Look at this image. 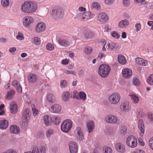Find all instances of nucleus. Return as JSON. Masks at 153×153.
<instances>
[{
    "label": "nucleus",
    "instance_id": "nucleus-48",
    "mask_svg": "<svg viewBox=\"0 0 153 153\" xmlns=\"http://www.w3.org/2000/svg\"><path fill=\"white\" fill-rule=\"evenodd\" d=\"M16 38L18 39L22 40L24 39V37L23 36V34L22 33L19 32L18 35L16 36Z\"/></svg>",
    "mask_w": 153,
    "mask_h": 153
},
{
    "label": "nucleus",
    "instance_id": "nucleus-49",
    "mask_svg": "<svg viewBox=\"0 0 153 153\" xmlns=\"http://www.w3.org/2000/svg\"><path fill=\"white\" fill-rule=\"evenodd\" d=\"M85 71V69L84 68L80 69L78 71V75L79 76L82 77L84 75Z\"/></svg>",
    "mask_w": 153,
    "mask_h": 153
},
{
    "label": "nucleus",
    "instance_id": "nucleus-31",
    "mask_svg": "<svg viewBox=\"0 0 153 153\" xmlns=\"http://www.w3.org/2000/svg\"><path fill=\"white\" fill-rule=\"evenodd\" d=\"M70 97L69 93L68 91H65L62 94V99L63 101H68Z\"/></svg>",
    "mask_w": 153,
    "mask_h": 153
},
{
    "label": "nucleus",
    "instance_id": "nucleus-52",
    "mask_svg": "<svg viewBox=\"0 0 153 153\" xmlns=\"http://www.w3.org/2000/svg\"><path fill=\"white\" fill-rule=\"evenodd\" d=\"M123 4L124 7L128 6L130 4L129 0H123Z\"/></svg>",
    "mask_w": 153,
    "mask_h": 153
},
{
    "label": "nucleus",
    "instance_id": "nucleus-4",
    "mask_svg": "<svg viewBox=\"0 0 153 153\" xmlns=\"http://www.w3.org/2000/svg\"><path fill=\"white\" fill-rule=\"evenodd\" d=\"M72 125V122L71 120H65L61 124V129L64 132L67 133L71 129Z\"/></svg>",
    "mask_w": 153,
    "mask_h": 153
},
{
    "label": "nucleus",
    "instance_id": "nucleus-16",
    "mask_svg": "<svg viewBox=\"0 0 153 153\" xmlns=\"http://www.w3.org/2000/svg\"><path fill=\"white\" fill-rule=\"evenodd\" d=\"M115 148L116 150L118 152L124 153L126 151L125 146L121 143H117L115 145Z\"/></svg>",
    "mask_w": 153,
    "mask_h": 153
},
{
    "label": "nucleus",
    "instance_id": "nucleus-3",
    "mask_svg": "<svg viewBox=\"0 0 153 153\" xmlns=\"http://www.w3.org/2000/svg\"><path fill=\"white\" fill-rule=\"evenodd\" d=\"M126 143L129 147L134 148H135L137 145V140L134 136L130 135L127 138Z\"/></svg>",
    "mask_w": 153,
    "mask_h": 153
},
{
    "label": "nucleus",
    "instance_id": "nucleus-18",
    "mask_svg": "<svg viewBox=\"0 0 153 153\" xmlns=\"http://www.w3.org/2000/svg\"><path fill=\"white\" fill-rule=\"evenodd\" d=\"M28 81L30 83H34L36 82L38 79L37 76L34 74H31L27 76Z\"/></svg>",
    "mask_w": 153,
    "mask_h": 153
},
{
    "label": "nucleus",
    "instance_id": "nucleus-41",
    "mask_svg": "<svg viewBox=\"0 0 153 153\" xmlns=\"http://www.w3.org/2000/svg\"><path fill=\"white\" fill-rule=\"evenodd\" d=\"M92 5L93 8H95L98 10H100V5L98 2H93Z\"/></svg>",
    "mask_w": 153,
    "mask_h": 153
},
{
    "label": "nucleus",
    "instance_id": "nucleus-56",
    "mask_svg": "<svg viewBox=\"0 0 153 153\" xmlns=\"http://www.w3.org/2000/svg\"><path fill=\"white\" fill-rule=\"evenodd\" d=\"M105 55L104 53H103L101 52L99 53L97 59L100 60L102 57H105Z\"/></svg>",
    "mask_w": 153,
    "mask_h": 153
},
{
    "label": "nucleus",
    "instance_id": "nucleus-58",
    "mask_svg": "<svg viewBox=\"0 0 153 153\" xmlns=\"http://www.w3.org/2000/svg\"><path fill=\"white\" fill-rule=\"evenodd\" d=\"M114 0H105V3L107 5L112 4L114 2Z\"/></svg>",
    "mask_w": 153,
    "mask_h": 153
},
{
    "label": "nucleus",
    "instance_id": "nucleus-7",
    "mask_svg": "<svg viewBox=\"0 0 153 153\" xmlns=\"http://www.w3.org/2000/svg\"><path fill=\"white\" fill-rule=\"evenodd\" d=\"M46 28L45 24L41 22L37 24L35 27V31L38 33H41L43 32Z\"/></svg>",
    "mask_w": 153,
    "mask_h": 153
},
{
    "label": "nucleus",
    "instance_id": "nucleus-54",
    "mask_svg": "<svg viewBox=\"0 0 153 153\" xmlns=\"http://www.w3.org/2000/svg\"><path fill=\"white\" fill-rule=\"evenodd\" d=\"M67 84V82L66 80H62L60 82V85L61 87L64 88L66 86Z\"/></svg>",
    "mask_w": 153,
    "mask_h": 153
},
{
    "label": "nucleus",
    "instance_id": "nucleus-8",
    "mask_svg": "<svg viewBox=\"0 0 153 153\" xmlns=\"http://www.w3.org/2000/svg\"><path fill=\"white\" fill-rule=\"evenodd\" d=\"M33 22V18L29 16L25 17L23 19V23L24 25L26 27H29L30 25Z\"/></svg>",
    "mask_w": 153,
    "mask_h": 153
},
{
    "label": "nucleus",
    "instance_id": "nucleus-21",
    "mask_svg": "<svg viewBox=\"0 0 153 153\" xmlns=\"http://www.w3.org/2000/svg\"><path fill=\"white\" fill-rule=\"evenodd\" d=\"M87 127L88 131L89 133L91 132L94 130V123L92 120H89L87 123Z\"/></svg>",
    "mask_w": 153,
    "mask_h": 153
},
{
    "label": "nucleus",
    "instance_id": "nucleus-53",
    "mask_svg": "<svg viewBox=\"0 0 153 153\" xmlns=\"http://www.w3.org/2000/svg\"><path fill=\"white\" fill-rule=\"evenodd\" d=\"M53 134V130L51 129H50L48 130L46 132V135L48 137L50 136L51 135Z\"/></svg>",
    "mask_w": 153,
    "mask_h": 153
},
{
    "label": "nucleus",
    "instance_id": "nucleus-64",
    "mask_svg": "<svg viewBox=\"0 0 153 153\" xmlns=\"http://www.w3.org/2000/svg\"><path fill=\"white\" fill-rule=\"evenodd\" d=\"M132 153H145V152L143 150L141 149H137L135 151L133 152Z\"/></svg>",
    "mask_w": 153,
    "mask_h": 153
},
{
    "label": "nucleus",
    "instance_id": "nucleus-47",
    "mask_svg": "<svg viewBox=\"0 0 153 153\" xmlns=\"http://www.w3.org/2000/svg\"><path fill=\"white\" fill-rule=\"evenodd\" d=\"M111 35L113 37L116 39H118L120 38V35L117 32L113 31L111 33Z\"/></svg>",
    "mask_w": 153,
    "mask_h": 153
},
{
    "label": "nucleus",
    "instance_id": "nucleus-25",
    "mask_svg": "<svg viewBox=\"0 0 153 153\" xmlns=\"http://www.w3.org/2000/svg\"><path fill=\"white\" fill-rule=\"evenodd\" d=\"M117 60L122 65H124L126 63V59L122 55L120 54L118 55Z\"/></svg>",
    "mask_w": 153,
    "mask_h": 153
},
{
    "label": "nucleus",
    "instance_id": "nucleus-35",
    "mask_svg": "<svg viewBox=\"0 0 153 153\" xmlns=\"http://www.w3.org/2000/svg\"><path fill=\"white\" fill-rule=\"evenodd\" d=\"M82 14L83 12H77L76 15L74 18L76 20H80L82 21Z\"/></svg>",
    "mask_w": 153,
    "mask_h": 153
},
{
    "label": "nucleus",
    "instance_id": "nucleus-63",
    "mask_svg": "<svg viewBox=\"0 0 153 153\" xmlns=\"http://www.w3.org/2000/svg\"><path fill=\"white\" fill-rule=\"evenodd\" d=\"M142 58H137L135 59V62L137 64L140 65V63L142 60Z\"/></svg>",
    "mask_w": 153,
    "mask_h": 153
},
{
    "label": "nucleus",
    "instance_id": "nucleus-33",
    "mask_svg": "<svg viewBox=\"0 0 153 153\" xmlns=\"http://www.w3.org/2000/svg\"><path fill=\"white\" fill-rule=\"evenodd\" d=\"M15 94V91L13 89H11L7 92V94L6 97L7 99H9L12 97Z\"/></svg>",
    "mask_w": 153,
    "mask_h": 153
},
{
    "label": "nucleus",
    "instance_id": "nucleus-32",
    "mask_svg": "<svg viewBox=\"0 0 153 153\" xmlns=\"http://www.w3.org/2000/svg\"><path fill=\"white\" fill-rule=\"evenodd\" d=\"M1 4L3 8L8 7L10 4L9 0H1Z\"/></svg>",
    "mask_w": 153,
    "mask_h": 153
},
{
    "label": "nucleus",
    "instance_id": "nucleus-11",
    "mask_svg": "<svg viewBox=\"0 0 153 153\" xmlns=\"http://www.w3.org/2000/svg\"><path fill=\"white\" fill-rule=\"evenodd\" d=\"M122 74L123 76L125 79H128L132 75V71L127 68H125L123 69Z\"/></svg>",
    "mask_w": 153,
    "mask_h": 153
},
{
    "label": "nucleus",
    "instance_id": "nucleus-27",
    "mask_svg": "<svg viewBox=\"0 0 153 153\" xmlns=\"http://www.w3.org/2000/svg\"><path fill=\"white\" fill-rule=\"evenodd\" d=\"M47 99L50 103H53L55 101V97L51 93H49L47 95Z\"/></svg>",
    "mask_w": 153,
    "mask_h": 153
},
{
    "label": "nucleus",
    "instance_id": "nucleus-29",
    "mask_svg": "<svg viewBox=\"0 0 153 153\" xmlns=\"http://www.w3.org/2000/svg\"><path fill=\"white\" fill-rule=\"evenodd\" d=\"M58 41L59 43L61 45L67 47L69 45V43L66 40L61 39H59Z\"/></svg>",
    "mask_w": 153,
    "mask_h": 153
},
{
    "label": "nucleus",
    "instance_id": "nucleus-9",
    "mask_svg": "<svg viewBox=\"0 0 153 153\" xmlns=\"http://www.w3.org/2000/svg\"><path fill=\"white\" fill-rule=\"evenodd\" d=\"M31 115V113L30 109L27 108L25 109L23 111L22 118L24 120L26 121H27L29 119Z\"/></svg>",
    "mask_w": 153,
    "mask_h": 153
},
{
    "label": "nucleus",
    "instance_id": "nucleus-55",
    "mask_svg": "<svg viewBox=\"0 0 153 153\" xmlns=\"http://www.w3.org/2000/svg\"><path fill=\"white\" fill-rule=\"evenodd\" d=\"M135 27L136 29V31L138 32L141 28V25L140 23H137L135 25Z\"/></svg>",
    "mask_w": 153,
    "mask_h": 153
},
{
    "label": "nucleus",
    "instance_id": "nucleus-2",
    "mask_svg": "<svg viewBox=\"0 0 153 153\" xmlns=\"http://www.w3.org/2000/svg\"><path fill=\"white\" fill-rule=\"evenodd\" d=\"M111 69V67L109 65L102 64L98 68V73L102 77H105L108 76Z\"/></svg>",
    "mask_w": 153,
    "mask_h": 153
},
{
    "label": "nucleus",
    "instance_id": "nucleus-44",
    "mask_svg": "<svg viewBox=\"0 0 153 153\" xmlns=\"http://www.w3.org/2000/svg\"><path fill=\"white\" fill-rule=\"evenodd\" d=\"M47 49L49 51H52L54 48V46L51 43H48L46 45Z\"/></svg>",
    "mask_w": 153,
    "mask_h": 153
},
{
    "label": "nucleus",
    "instance_id": "nucleus-14",
    "mask_svg": "<svg viewBox=\"0 0 153 153\" xmlns=\"http://www.w3.org/2000/svg\"><path fill=\"white\" fill-rule=\"evenodd\" d=\"M69 149L71 153H76L77 151V144L75 142H71L69 144Z\"/></svg>",
    "mask_w": 153,
    "mask_h": 153
},
{
    "label": "nucleus",
    "instance_id": "nucleus-30",
    "mask_svg": "<svg viewBox=\"0 0 153 153\" xmlns=\"http://www.w3.org/2000/svg\"><path fill=\"white\" fill-rule=\"evenodd\" d=\"M91 15V13L89 11H87L82 14V21H85L89 19Z\"/></svg>",
    "mask_w": 153,
    "mask_h": 153
},
{
    "label": "nucleus",
    "instance_id": "nucleus-17",
    "mask_svg": "<svg viewBox=\"0 0 153 153\" xmlns=\"http://www.w3.org/2000/svg\"><path fill=\"white\" fill-rule=\"evenodd\" d=\"M120 108L123 111L128 112L131 109V106L128 102H125L122 103Z\"/></svg>",
    "mask_w": 153,
    "mask_h": 153
},
{
    "label": "nucleus",
    "instance_id": "nucleus-13",
    "mask_svg": "<svg viewBox=\"0 0 153 153\" xmlns=\"http://www.w3.org/2000/svg\"><path fill=\"white\" fill-rule=\"evenodd\" d=\"M108 19V16L105 13H102L98 15V19L101 23H104L107 21Z\"/></svg>",
    "mask_w": 153,
    "mask_h": 153
},
{
    "label": "nucleus",
    "instance_id": "nucleus-6",
    "mask_svg": "<svg viewBox=\"0 0 153 153\" xmlns=\"http://www.w3.org/2000/svg\"><path fill=\"white\" fill-rule=\"evenodd\" d=\"M120 100V94L117 93L111 94L109 97V101L111 104H117L119 102Z\"/></svg>",
    "mask_w": 153,
    "mask_h": 153
},
{
    "label": "nucleus",
    "instance_id": "nucleus-39",
    "mask_svg": "<svg viewBox=\"0 0 153 153\" xmlns=\"http://www.w3.org/2000/svg\"><path fill=\"white\" fill-rule=\"evenodd\" d=\"M147 82L150 85H153V74H151L150 76L148 77Z\"/></svg>",
    "mask_w": 153,
    "mask_h": 153
},
{
    "label": "nucleus",
    "instance_id": "nucleus-61",
    "mask_svg": "<svg viewBox=\"0 0 153 153\" xmlns=\"http://www.w3.org/2000/svg\"><path fill=\"white\" fill-rule=\"evenodd\" d=\"M86 8L82 7H79L78 10H77V12H82L85 11Z\"/></svg>",
    "mask_w": 153,
    "mask_h": 153
},
{
    "label": "nucleus",
    "instance_id": "nucleus-22",
    "mask_svg": "<svg viewBox=\"0 0 153 153\" xmlns=\"http://www.w3.org/2000/svg\"><path fill=\"white\" fill-rule=\"evenodd\" d=\"M12 84L15 88L18 93H21L22 92V88L19 83L16 80H14L12 82Z\"/></svg>",
    "mask_w": 153,
    "mask_h": 153
},
{
    "label": "nucleus",
    "instance_id": "nucleus-59",
    "mask_svg": "<svg viewBox=\"0 0 153 153\" xmlns=\"http://www.w3.org/2000/svg\"><path fill=\"white\" fill-rule=\"evenodd\" d=\"M141 60L142 61L140 65L144 66H146L147 65L148 63V62L146 60H144L143 59Z\"/></svg>",
    "mask_w": 153,
    "mask_h": 153
},
{
    "label": "nucleus",
    "instance_id": "nucleus-37",
    "mask_svg": "<svg viewBox=\"0 0 153 153\" xmlns=\"http://www.w3.org/2000/svg\"><path fill=\"white\" fill-rule=\"evenodd\" d=\"M86 95L85 93L82 91L80 92L79 93V99L82 100L84 101L86 100Z\"/></svg>",
    "mask_w": 153,
    "mask_h": 153
},
{
    "label": "nucleus",
    "instance_id": "nucleus-10",
    "mask_svg": "<svg viewBox=\"0 0 153 153\" xmlns=\"http://www.w3.org/2000/svg\"><path fill=\"white\" fill-rule=\"evenodd\" d=\"M75 132L76 134L77 139L80 140H82L84 139V136L82 133V131L80 127H77L75 130Z\"/></svg>",
    "mask_w": 153,
    "mask_h": 153
},
{
    "label": "nucleus",
    "instance_id": "nucleus-62",
    "mask_svg": "<svg viewBox=\"0 0 153 153\" xmlns=\"http://www.w3.org/2000/svg\"><path fill=\"white\" fill-rule=\"evenodd\" d=\"M137 113L140 116L142 117L144 115V113L142 112V111L141 109H139L137 111Z\"/></svg>",
    "mask_w": 153,
    "mask_h": 153
},
{
    "label": "nucleus",
    "instance_id": "nucleus-34",
    "mask_svg": "<svg viewBox=\"0 0 153 153\" xmlns=\"http://www.w3.org/2000/svg\"><path fill=\"white\" fill-rule=\"evenodd\" d=\"M130 96L131 97V99L133 103L136 104L138 102L139 98L137 96L134 94H131Z\"/></svg>",
    "mask_w": 153,
    "mask_h": 153
},
{
    "label": "nucleus",
    "instance_id": "nucleus-5",
    "mask_svg": "<svg viewBox=\"0 0 153 153\" xmlns=\"http://www.w3.org/2000/svg\"><path fill=\"white\" fill-rule=\"evenodd\" d=\"M64 14L63 9L60 8H57L52 10L51 15L54 19H57L62 18Z\"/></svg>",
    "mask_w": 153,
    "mask_h": 153
},
{
    "label": "nucleus",
    "instance_id": "nucleus-60",
    "mask_svg": "<svg viewBox=\"0 0 153 153\" xmlns=\"http://www.w3.org/2000/svg\"><path fill=\"white\" fill-rule=\"evenodd\" d=\"M149 121L151 123H153V114H149L148 115Z\"/></svg>",
    "mask_w": 153,
    "mask_h": 153
},
{
    "label": "nucleus",
    "instance_id": "nucleus-38",
    "mask_svg": "<svg viewBox=\"0 0 153 153\" xmlns=\"http://www.w3.org/2000/svg\"><path fill=\"white\" fill-rule=\"evenodd\" d=\"M33 42L36 45H39L40 44L41 40L40 38L38 37H35L32 39Z\"/></svg>",
    "mask_w": 153,
    "mask_h": 153
},
{
    "label": "nucleus",
    "instance_id": "nucleus-42",
    "mask_svg": "<svg viewBox=\"0 0 153 153\" xmlns=\"http://www.w3.org/2000/svg\"><path fill=\"white\" fill-rule=\"evenodd\" d=\"M120 133L122 135H124L126 132L127 128L124 125L122 126L120 128Z\"/></svg>",
    "mask_w": 153,
    "mask_h": 153
},
{
    "label": "nucleus",
    "instance_id": "nucleus-19",
    "mask_svg": "<svg viewBox=\"0 0 153 153\" xmlns=\"http://www.w3.org/2000/svg\"><path fill=\"white\" fill-rule=\"evenodd\" d=\"M43 120L46 126H50L53 123L52 118L48 115H45L44 116Z\"/></svg>",
    "mask_w": 153,
    "mask_h": 153
},
{
    "label": "nucleus",
    "instance_id": "nucleus-1",
    "mask_svg": "<svg viewBox=\"0 0 153 153\" xmlns=\"http://www.w3.org/2000/svg\"><path fill=\"white\" fill-rule=\"evenodd\" d=\"M37 9V4L31 1H25L22 5L21 10L23 12L31 13L35 12Z\"/></svg>",
    "mask_w": 153,
    "mask_h": 153
},
{
    "label": "nucleus",
    "instance_id": "nucleus-20",
    "mask_svg": "<svg viewBox=\"0 0 153 153\" xmlns=\"http://www.w3.org/2000/svg\"><path fill=\"white\" fill-rule=\"evenodd\" d=\"M10 112L13 114L16 113L17 111V105L16 102H12L10 105Z\"/></svg>",
    "mask_w": 153,
    "mask_h": 153
},
{
    "label": "nucleus",
    "instance_id": "nucleus-57",
    "mask_svg": "<svg viewBox=\"0 0 153 153\" xmlns=\"http://www.w3.org/2000/svg\"><path fill=\"white\" fill-rule=\"evenodd\" d=\"M32 111L33 112V114L34 116H36L38 113V111L35 108H32Z\"/></svg>",
    "mask_w": 153,
    "mask_h": 153
},
{
    "label": "nucleus",
    "instance_id": "nucleus-45",
    "mask_svg": "<svg viewBox=\"0 0 153 153\" xmlns=\"http://www.w3.org/2000/svg\"><path fill=\"white\" fill-rule=\"evenodd\" d=\"M54 122L56 125H59L60 122V117L57 116H55L54 117Z\"/></svg>",
    "mask_w": 153,
    "mask_h": 153
},
{
    "label": "nucleus",
    "instance_id": "nucleus-40",
    "mask_svg": "<svg viewBox=\"0 0 153 153\" xmlns=\"http://www.w3.org/2000/svg\"><path fill=\"white\" fill-rule=\"evenodd\" d=\"M94 36V34L91 31H88L85 33V37L87 38H91Z\"/></svg>",
    "mask_w": 153,
    "mask_h": 153
},
{
    "label": "nucleus",
    "instance_id": "nucleus-23",
    "mask_svg": "<svg viewBox=\"0 0 153 153\" xmlns=\"http://www.w3.org/2000/svg\"><path fill=\"white\" fill-rule=\"evenodd\" d=\"M129 25V22L126 19L122 20L118 23L119 27L120 28H125Z\"/></svg>",
    "mask_w": 153,
    "mask_h": 153
},
{
    "label": "nucleus",
    "instance_id": "nucleus-24",
    "mask_svg": "<svg viewBox=\"0 0 153 153\" xmlns=\"http://www.w3.org/2000/svg\"><path fill=\"white\" fill-rule=\"evenodd\" d=\"M10 131L12 133L17 134L19 132L20 129L19 127L13 125L10 127Z\"/></svg>",
    "mask_w": 153,
    "mask_h": 153
},
{
    "label": "nucleus",
    "instance_id": "nucleus-26",
    "mask_svg": "<svg viewBox=\"0 0 153 153\" xmlns=\"http://www.w3.org/2000/svg\"><path fill=\"white\" fill-rule=\"evenodd\" d=\"M8 126V122L6 120L0 121V128L1 129H5Z\"/></svg>",
    "mask_w": 153,
    "mask_h": 153
},
{
    "label": "nucleus",
    "instance_id": "nucleus-51",
    "mask_svg": "<svg viewBox=\"0 0 153 153\" xmlns=\"http://www.w3.org/2000/svg\"><path fill=\"white\" fill-rule=\"evenodd\" d=\"M149 146L153 150V137L150 138L149 140Z\"/></svg>",
    "mask_w": 153,
    "mask_h": 153
},
{
    "label": "nucleus",
    "instance_id": "nucleus-12",
    "mask_svg": "<svg viewBox=\"0 0 153 153\" xmlns=\"http://www.w3.org/2000/svg\"><path fill=\"white\" fill-rule=\"evenodd\" d=\"M105 120L107 123H116L117 121V117L114 115L107 116L105 118Z\"/></svg>",
    "mask_w": 153,
    "mask_h": 153
},
{
    "label": "nucleus",
    "instance_id": "nucleus-36",
    "mask_svg": "<svg viewBox=\"0 0 153 153\" xmlns=\"http://www.w3.org/2000/svg\"><path fill=\"white\" fill-rule=\"evenodd\" d=\"M93 51V48L90 47H87L84 48V52L87 55L90 54Z\"/></svg>",
    "mask_w": 153,
    "mask_h": 153
},
{
    "label": "nucleus",
    "instance_id": "nucleus-15",
    "mask_svg": "<svg viewBox=\"0 0 153 153\" xmlns=\"http://www.w3.org/2000/svg\"><path fill=\"white\" fill-rule=\"evenodd\" d=\"M50 110L52 113H58L61 110V107L59 104L53 105L51 107Z\"/></svg>",
    "mask_w": 153,
    "mask_h": 153
},
{
    "label": "nucleus",
    "instance_id": "nucleus-46",
    "mask_svg": "<svg viewBox=\"0 0 153 153\" xmlns=\"http://www.w3.org/2000/svg\"><path fill=\"white\" fill-rule=\"evenodd\" d=\"M133 84L135 85H139L140 84V82L139 79L137 77H135L133 79Z\"/></svg>",
    "mask_w": 153,
    "mask_h": 153
},
{
    "label": "nucleus",
    "instance_id": "nucleus-43",
    "mask_svg": "<svg viewBox=\"0 0 153 153\" xmlns=\"http://www.w3.org/2000/svg\"><path fill=\"white\" fill-rule=\"evenodd\" d=\"M117 44L114 43H108V49L112 50L116 47Z\"/></svg>",
    "mask_w": 153,
    "mask_h": 153
},
{
    "label": "nucleus",
    "instance_id": "nucleus-28",
    "mask_svg": "<svg viewBox=\"0 0 153 153\" xmlns=\"http://www.w3.org/2000/svg\"><path fill=\"white\" fill-rule=\"evenodd\" d=\"M138 127L141 132L143 134L144 132V127L143 120H139Z\"/></svg>",
    "mask_w": 153,
    "mask_h": 153
},
{
    "label": "nucleus",
    "instance_id": "nucleus-50",
    "mask_svg": "<svg viewBox=\"0 0 153 153\" xmlns=\"http://www.w3.org/2000/svg\"><path fill=\"white\" fill-rule=\"evenodd\" d=\"M104 153H112V150L109 147H107L103 149Z\"/></svg>",
    "mask_w": 153,
    "mask_h": 153
}]
</instances>
